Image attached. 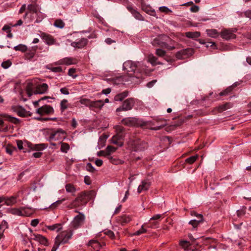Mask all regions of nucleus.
<instances>
[{
  "mask_svg": "<svg viewBox=\"0 0 251 251\" xmlns=\"http://www.w3.org/2000/svg\"><path fill=\"white\" fill-rule=\"evenodd\" d=\"M138 65L132 61L128 60L123 64V69L127 72L128 78H126L127 76H123L117 78L114 82V83L119 84L121 83L120 81H131L137 82L135 79H141V75L138 74Z\"/></svg>",
  "mask_w": 251,
  "mask_h": 251,
  "instance_id": "nucleus-1",
  "label": "nucleus"
},
{
  "mask_svg": "<svg viewBox=\"0 0 251 251\" xmlns=\"http://www.w3.org/2000/svg\"><path fill=\"white\" fill-rule=\"evenodd\" d=\"M95 196L94 191H84L79 193L75 199L68 206L70 208L86 204Z\"/></svg>",
  "mask_w": 251,
  "mask_h": 251,
  "instance_id": "nucleus-2",
  "label": "nucleus"
},
{
  "mask_svg": "<svg viewBox=\"0 0 251 251\" xmlns=\"http://www.w3.org/2000/svg\"><path fill=\"white\" fill-rule=\"evenodd\" d=\"M34 15L38 17L36 20V22L37 23L40 22L43 19V16L40 11V9L38 5L34 4L28 5L27 11L24 16V19H26L29 16L30 20H32L34 17Z\"/></svg>",
  "mask_w": 251,
  "mask_h": 251,
  "instance_id": "nucleus-3",
  "label": "nucleus"
},
{
  "mask_svg": "<svg viewBox=\"0 0 251 251\" xmlns=\"http://www.w3.org/2000/svg\"><path fill=\"white\" fill-rule=\"evenodd\" d=\"M168 41H171L169 37L164 35H161L154 38L151 42V44L153 46L167 49L169 50H173L175 48V46L173 45L172 46L169 45L167 43Z\"/></svg>",
  "mask_w": 251,
  "mask_h": 251,
  "instance_id": "nucleus-4",
  "label": "nucleus"
},
{
  "mask_svg": "<svg viewBox=\"0 0 251 251\" xmlns=\"http://www.w3.org/2000/svg\"><path fill=\"white\" fill-rule=\"evenodd\" d=\"M73 232L74 229L72 228L62 231L57 235L55 238V241L60 245L67 243L72 238Z\"/></svg>",
  "mask_w": 251,
  "mask_h": 251,
  "instance_id": "nucleus-5",
  "label": "nucleus"
},
{
  "mask_svg": "<svg viewBox=\"0 0 251 251\" xmlns=\"http://www.w3.org/2000/svg\"><path fill=\"white\" fill-rule=\"evenodd\" d=\"M121 123L127 126H144L147 125V122L135 117L124 118L121 121Z\"/></svg>",
  "mask_w": 251,
  "mask_h": 251,
  "instance_id": "nucleus-6",
  "label": "nucleus"
},
{
  "mask_svg": "<svg viewBox=\"0 0 251 251\" xmlns=\"http://www.w3.org/2000/svg\"><path fill=\"white\" fill-rule=\"evenodd\" d=\"M49 134L48 140L49 141L60 140L64 139L65 137V132L61 129H57V130L51 129Z\"/></svg>",
  "mask_w": 251,
  "mask_h": 251,
  "instance_id": "nucleus-7",
  "label": "nucleus"
},
{
  "mask_svg": "<svg viewBox=\"0 0 251 251\" xmlns=\"http://www.w3.org/2000/svg\"><path fill=\"white\" fill-rule=\"evenodd\" d=\"M237 30V29L236 28L223 29L221 32V36L223 39L226 40L235 39L236 36L234 33Z\"/></svg>",
  "mask_w": 251,
  "mask_h": 251,
  "instance_id": "nucleus-8",
  "label": "nucleus"
},
{
  "mask_svg": "<svg viewBox=\"0 0 251 251\" xmlns=\"http://www.w3.org/2000/svg\"><path fill=\"white\" fill-rule=\"evenodd\" d=\"M194 53V50L192 48H187L177 51L176 54V57L178 59H184L192 55Z\"/></svg>",
  "mask_w": 251,
  "mask_h": 251,
  "instance_id": "nucleus-9",
  "label": "nucleus"
},
{
  "mask_svg": "<svg viewBox=\"0 0 251 251\" xmlns=\"http://www.w3.org/2000/svg\"><path fill=\"white\" fill-rule=\"evenodd\" d=\"M53 108L50 105H44L36 110V113L41 116L48 115L54 113Z\"/></svg>",
  "mask_w": 251,
  "mask_h": 251,
  "instance_id": "nucleus-10",
  "label": "nucleus"
},
{
  "mask_svg": "<svg viewBox=\"0 0 251 251\" xmlns=\"http://www.w3.org/2000/svg\"><path fill=\"white\" fill-rule=\"evenodd\" d=\"M134 105V101L133 98H128L125 100L121 107H120L116 109L117 112L122 111H127L131 109Z\"/></svg>",
  "mask_w": 251,
  "mask_h": 251,
  "instance_id": "nucleus-11",
  "label": "nucleus"
},
{
  "mask_svg": "<svg viewBox=\"0 0 251 251\" xmlns=\"http://www.w3.org/2000/svg\"><path fill=\"white\" fill-rule=\"evenodd\" d=\"M190 214L191 216L198 218V220H192L189 222V224L192 225L194 228L197 227L200 224L203 222V217L202 214H198L195 211H191Z\"/></svg>",
  "mask_w": 251,
  "mask_h": 251,
  "instance_id": "nucleus-12",
  "label": "nucleus"
},
{
  "mask_svg": "<svg viewBox=\"0 0 251 251\" xmlns=\"http://www.w3.org/2000/svg\"><path fill=\"white\" fill-rule=\"evenodd\" d=\"M84 219V215L81 213H79V214L74 218L72 222V225L74 229H77L83 223Z\"/></svg>",
  "mask_w": 251,
  "mask_h": 251,
  "instance_id": "nucleus-13",
  "label": "nucleus"
},
{
  "mask_svg": "<svg viewBox=\"0 0 251 251\" xmlns=\"http://www.w3.org/2000/svg\"><path fill=\"white\" fill-rule=\"evenodd\" d=\"M141 9L143 11L151 16H156V12L155 10L152 9L150 5L147 4L144 1H142L141 2Z\"/></svg>",
  "mask_w": 251,
  "mask_h": 251,
  "instance_id": "nucleus-14",
  "label": "nucleus"
},
{
  "mask_svg": "<svg viewBox=\"0 0 251 251\" xmlns=\"http://www.w3.org/2000/svg\"><path fill=\"white\" fill-rule=\"evenodd\" d=\"M88 40L86 38H81L78 41L73 42L71 43V46L74 48L81 49L85 47L88 44Z\"/></svg>",
  "mask_w": 251,
  "mask_h": 251,
  "instance_id": "nucleus-15",
  "label": "nucleus"
},
{
  "mask_svg": "<svg viewBox=\"0 0 251 251\" xmlns=\"http://www.w3.org/2000/svg\"><path fill=\"white\" fill-rule=\"evenodd\" d=\"M124 135H121L119 134H117L115 135H114L112 139V143L117 145L119 147H121L123 145V138H124Z\"/></svg>",
  "mask_w": 251,
  "mask_h": 251,
  "instance_id": "nucleus-16",
  "label": "nucleus"
},
{
  "mask_svg": "<svg viewBox=\"0 0 251 251\" xmlns=\"http://www.w3.org/2000/svg\"><path fill=\"white\" fill-rule=\"evenodd\" d=\"M77 61L75 58L72 57H65L60 60L58 61L59 64H63L66 65H70L72 64H76Z\"/></svg>",
  "mask_w": 251,
  "mask_h": 251,
  "instance_id": "nucleus-17",
  "label": "nucleus"
},
{
  "mask_svg": "<svg viewBox=\"0 0 251 251\" xmlns=\"http://www.w3.org/2000/svg\"><path fill=\"white\" fill-rule=\"evenodd\" d=\"M41 37L43 41L48 45H51L54 43L55 40L53 37L50 35L45 33H42L41 34Z\"/></svg>",
  "mask_w": 251,
  "mask_h": 251,
  "instance_id": "nucleus-18",
  "label": "nucleus"
},
{
  "mask_svg": "<svg viewBox=\"0 0 251 251\" xmlns=\"http://www.w3.org/2000/svg\"><path fill=\"white\" fill-rule=\"evenodd\" d=\"M103 105L104 102L102 100L92 101L90 109L92 110L100 109Z\"/></svg>",
  "mask_w": 251,
  "mask_h": 251,
  "instance_id": "nucleus-19",
  "label": "nucleus"
},
{
  "mask_svg": "<svg viewBox=\"0 0 251 251\" xmlns=\"http://www.w3.org/2000/svg\"><path fill=\"white\" fill-rule=\"evenodd\" d=\"M130 221V217L126 215L118 216L116 218L117 223L120 224L122 226H124L126 224L128 223Z\"/></svg>",
  "mask_w": 251,
  "mask_h": 251,
  "instance_id": "nucleus-20",
  "label": "nucleus"
},
{
  "mask_svg": "<svg viewBox=\"0 0 251 251\" xmlns=\"http://www.w3.org/2000/svg\"><path fill=\"white\" fill-rule=\"evenodd\" d=\"M11 109L17 113L18 116L20 117H25L26 116L25 110L21 106L14 105L11 107Z\"/></svg>",
  "mask_w": 251,
  "mask_h": 251,
  "instance_id": "nucleus-21",
  "label": "nucleus"
},
{
  "mask_svg": "<svg viewBox=\"0 0 251 251\" xmlns=\"http://www.w3.org/2000/svg\"><path fill=\"white\" fill-rule=\"evenodd\" d=\"M33 236L34 237L33 239L34 240L39 242L40 244L45 246L48 245V239L45 236L39 234H34Z\"/></svg>",
  "mask_w": 251,
  "mask_h": 251,
  "instance_id": "nucleus-22",
  "label": "nucleus"
},
{
  "mask_svg": "<svg viewBox=\"0 0 251 251\" xmlns=\"http://www.w3.org/2000/svg\"><path fill=\"white\" fill-rule=\"evenodd\" d=\"M151 186L150 182L147 180H143L141 184L138 186V193H141L144 191H147Z\"/></svg>",
  "mask_w": 251,
  "mask_h": 251,
  "instance_id": "nucleus-23",
  "label": "nucleus"
},
{
  "mask_svg": "<svg viewBox=\"0 0 251 251\" xmlns=\"http://www.w3.org/2000/svg\"><path fill=\"white\" fill-rule=\"evenodd\" d=\"M127 8L128 10V11L131 12V13L134 17V18L137 20L140 21H143L144 20V18L142 16V15L140 14V13L139 12H138L136 9L133 8L132 6H127Z\"/></svg>",
  "mask_w": 251,
  "mask_h": 251,
  "instance_id": "nucleus-24",
  "label": "nucleus"
},
{
  "mask_svg": "<svg viewBox=\"0 0 251 251\" xmlns=\"http://www.w3.org/2000/svg\"><path fill=\"white\" fill-rule=\"evenodd\" d=\"M48 89V85L46 83H42L41 85H39L37 86L36 90L34 93L35 94H44Z\"/></svg>",
  "mask_w": 251,
  "mask_h": 251,
  "instance_id": "nucleus-25",
  "label": "nucleus"
},
{
  "mask_svg": "<svg viewBox=\"0 0 251 251\" xmlns=\"http://www.w3.org/2000/svg\"><path fill=\"white\" fill-rule=\"evenodd\" d=\"M151 71V70L147 68V67L146 65L142 64L140 66L138 65V74H140L141 75V78H142V74L149 75Z\"/></svg>",
  "mask_w": 251,
  "mask_h": 251,
  "instance_id": "nucleus-26",
  "label": "nucleus"
},
{
  "mask_svg": "<svg viewBox=\"0 0 251 251\" xmlns=\"http://www.w3.org/2000/svg\"><path fill=\"white\" fill-rule=\"evenodd\" d=\"M17 201V197L15 196H11L10 197H5V200L4 201V204L7 205H12Z\"/></svg>",
  "mask_w": 251,
  "mask_h": 251,
  "instance_id": "nucleus-27",
  "label": "nucleus"
},
{
  "mask_svg": "<svg viewBox=\"0 0 251 251\" xmlns=\"http://www.w3.org/2000/svg\"><path fill=\"white\" fill-rule=\"evenodd\" d=\"M0 116L5 118L8 121L14 124H18L20 122V120L18 119L10 116L8 114H1L0 115Z\"/></svg>",
  "mask_w": 251,
  "mask_h": 251,
  "instance_id": "nucleus-28",
  "label": "nucleus"
},
{
  "mask_svg": "<svg viewBox=\"0 0 251 251\" xmlns=\"http://www.w3.org/2000/svg\"><path fill=\"white\" fill-rule=\"evenodd\" d=\"M185 36L187 38L196 40L197 38L201 36V33L199 31H189L185 33Z\"/></svg>",
  "mask_w": 251,
  "mask_h": 251,
  "instance_id": "nucleus-29",
  "label": "nucleus"
},
{
  "mask_svg": "<svg viewBox=\"0 0 251 251\" xmlns=\"http://www.w3.org/2000/svg\"><path fill=\"white\" fill-rule=\"evenodd\" d=\"M88 246H91L96 251H99L102 245L97 241L91 240L88 243Z\"/></svg>",
  "mask_w": 251,
  "mask_h": 251,
  "instance_id": "nucleus-30",
  "label": "nucleus"
},
{
  "mask_svg": "<svg viewBox=\"0 0 251 251\" xmlns=\"http://www.w3.org/2000/svg\"><path fill=\"white\" fill-rule=\"evenodd\" d=\"M46 227L50 230H56L58 232L62 229V225L61 224H55L50 226H46Z\"/></svg>",
  "mask_w": 251,
  "mask_h": 251,
  "instance_id": "nucleus-31",
  "label": "nucleus"
},
{
  "mask_svg": "<svg viewBox=\"0 0 251 251\" xmlns=\"http://www.w3.org/2000/svg\"><path fill=\"white\" fill-rule=\"evenodd\" d=\"M128 92L125 91L122 93L116 95L114 97V100L115 101H122L128 96Z\"/></svg>",
  "mask_w": 251,
  "mask_h": 251,
  "instance_id": "nucleus-32",
  "label": "nucleus"
},
{
  "mask_svg": "<svg viewBox=\"0 0 251 251\" xmlns=\"http://www.w3.org/2000/svg\"><path fill=\"white\" fill-rule=\"evenodd\" d=\"M232 104L229 102H226L224 104L219 105L218 107L215 108L219 112H222L230 107H231Z\"/></svg>",
  "mask_w": 251,
  "mask_h": 251,
  "instance_id": "nucleus-33",
  "label": "nucleus"
},
{
  "mask_svg": "<svg viewBox=\"0 0 251 251\" xmlns=\"http://www.w3.org/2000/svg\"><path fill=\"white\" fill-rule=\"evenodd\" d=\"M206 32L208 36L211 38H217L219 36V33L215 29H207Z\"/></svg>",
  "mask_w": 251,
  "mask_h": 251,
  "instance_id": "nucleus-34",
  "label": "nucleus"
},
{
  "mask_svg": "<svg viewBox=\"0 0 251 251\" xmlns=\"http://www.w3.org/2000/svg\"><path fill=\"white\" fill-rule=\"evenodd\" d=\"M9 213L15 215L22 216V209L20 208H11L9 210Z\"/></svg>",
  "mask_w": 251,
  "mask_h": 251,
  "instance_id": "nucleus-35",
  "label": "nucleus"
},
{
  "mask_svg": "<svg viewBox=\"0 0 251 251\" xmlns=\"http://www.w3.org/2000/svg\"><path fill=\"white\" fill-rule=\"evenodd\" d=\"M61 145L60 151L65 153H67L70 149V146L68 143H63L62 142H60Z\"/></svg>",
  "mask_w": 251,
  "mask_h": 251,
  "instance_id": "nucleus-36",
  "label": "nucleus"
},
{
  "mask_svg": "<svg viewBox=\"0 0 251 251\" xmlns=\"http://www.w3.org/2000/svg\"><path fill=\"white\" fill-rule=\"evenodd\" d=\"M68 100L64 99L60 102V110L61 112H64L68 107Z\"/></svg>",
  "mask_w": 251,
  "mask_h": 251,
  "instance_id": "nucleus-37",
  "label": "nucleus"
},
{
  "mask_svg": "<svg viewBox=\"0 0 251 251\" xmlns=\"http://www.w3.org/2000/svg\"><path fill=\"white\" fill-rule=\"evenodd\" d=\"M25 54V58L28 60L32 59L35 55V53L27 49V50Z\"/></svg>",
  "mask_w": 251,
  "mask_h": 251,
  "instance_id": "nucleus-38",
  "label": "nucleus"
},
{
  "mask_svg": "<svg viewBox=\"0 0 251 251\" xmlns=\"http://www.w3.org/2000/svg\"><path fill=\"white\" fill-rule=\"evenodd\" d=\"M27 47L24 45L20 44L18 46H16L14 47V50L17 51L19 50L23 52H25L27 50Z\"/></svg>",
  "mask_w": 251,
  "mask_h": 251,
  "instance_id": "nucleus-39",
  "label": "nucleus"
},
{
  "mask_svg": "<svg viewBox=\"0 0 251 251\" xmlns=\"http://www.w3.org/2000/svg\"><path fill=\"white\" fill-rule=\"evenodd\" d=\"M66 199L65 198L62 199L61 200H58L53 203L50 206V208L52 209H54L60 205L63 202H64Z\"/></svg>",
  "mask_w": 251,
  "mask_h": 251,
  "instance_id": "nucleus-40",
  "label": "nucleus"
},
{
  "mask_svg": "<svg viewBox=\"0 0 251 251\" xmlns=\"http://www.w3.org/2000/svg\"><path fill=\"white\" fill-rule=\"evenodd\" d=\"M66 191L68 193H75L76 191L75 186L70 183L67 184L65 186Z\"/></svg>",
  "mask_w": 251,
  "mask_h": 251,
  "instance_id": "nucleus-41",
  "label": "nucleus"
},
{
  "mask_svg": "<svg viewBox=\"0 0 251 251\" xmlns=\"http://www.w3.org/2000/svg\"><path fill=\"white\" fill-rule=\"evenodd\" d=\"M198 157H199L198 155L191 156L190 157L187 158L185 160V162H186L189 164H192L194 163L197 160V159L198 158Z\"/></svg>",
  "mask_w": 251,
  "mask_h": 251,
  "instance_id": "nucleus-42",
  "label": "nucleus"
},
{
  "mask_svg": "<svg viewBox=\"0 0 251 251\" xmlns=\"http://www.w3.org/2000/svg\"><path fill=\"white\" fill-rule=\"evenodd\" d=\"M6 152L10 155H11L14 151L17 150L15 147L12 146L11 145H7L5 147Z\"/></svg>",
  "mask_w": 251,
  "mask_h": 251,
  "instance_id": "nucleus-43",
  "label": "nucleus"
},
{
  "mask_svg": "<svg viewBox=\"0 0 251 251\" xmlns=\"http://www.w3.org/2000/svg\"><path fill=\"white\" fill-rule=\"evenodd\" d=\"M246 207L243 206L237 211V215L238 217H242L245 215L246 212Z\"/></svg>",
  "mask_w": 251,
  "mask_h": 251,
  "instance_id": "nucleus-44",
  "label": "nucleus"
},
{
  "mask_svg": "<svg viewBox=\"0 0 251 251\" xmlns=\"http://www.w3.org/2000/svg\"><path fill=\"white\" fill-rule=\"evenodd\" d=\"M47 68L48 70H50V71H51V72H54V73H60L63 71V70L61 67H50L49 66H48L47 67Z\"/></svg>",
  "mask_w": 251,
  "mask_h": 251,
  "instance_id": "nucleus-45",
  "label": "nucleus"
},
{
  "mask_svg": "<svg viewBox=\"0 0 251 251\" xmlns=\"http://www.w3.org/2000/svg\"><path fill=\"white\" fill-rule=\"evenodd\" d=\"M179 245L185 250H188L190 246L189 242L185 240L180 241L179 242Z\"/></svg>",
  "mask_w": 251,
  "mask_h": 251,
  "instance_id": "nucleus-46",
  "label": "nucleus"
},
{
  "mask_svg": "<svg viewBox=\"0 0 251 251\" xmlns=\"http://www.w3.org/2000/svg\"><path fill=\"white\" fill-rule=\"evenodd\" d=\"M54 25L57 27L62 28L64 27L65 24L62 20L57 19L54 22Z\"/></svg>",
  "mask_w": 251,
  "mask_h": 251,
  "instance_id": "nucleus-47",
  "label": "nucleus"
},
{
  "mask_svg": "<svg viewBox=\"0 0 251 251\" xmlns=\"http://www.w3.org/2000/svg\"><path fill=\"white\" fill-rule=\"evenodd\" d=\"M233 89L232 87L229 86L228 87L226 90L223 91L222 92H220L219 93V95L220 96H226L230 94L232 91Z\"/></svg>",
  "mask_w": 251,
  "mask_h": 251,
  "instance_id": "nucleus-48",
  "label": "nucleus"
},
{
  "mask_svg": "<svg viewBox=\"0 0 251 251\" xmlns=\"http://www.w3.org/2000/svg\"><path fill=\"white\" fill-rule=\"evenodd\" d=\"M91 101L92 100L87 99H82L80 100V102L81 104H84L86 106L89 107V108L91 106Z\"/></svg>",
  "mask_w": 251,
  "mask_h": 251,
  "instance_id": "nucleus-49",
  "label": "nucleus"
},
{
  "mask_svg": "<svg viewBox=\"0 0 251 251\" xmlns=\"http://www.w3.org/2000/svg\"><path fill=\"white\" fill-rule=\"evenodd\" d=\"M22 216H30L32 212L31 211L30 209L26 208H22Z\"/></svg>",
  "mask_w": 251,
  "mask_h": 251,
  "instance_id": "nucleus-50",
  "label": "nucleus"
},
{
  "mask_svg": "<svg viewBox=\"0 0 251 251\" xmlns=\"http://www.w3.org/2000/svg\"><path fill=\"white\" fill-rule=\"evenodd\" d=\"M115 130L117 134H119L121 135H124V131L125 130V128L123 126H115Z\"/></svg>",
  "mask_w": 251,
  "mask_h": 251,
  "instance_id": "nucleus-51",
  "label": "nucleus"
},
{
  "mask_svg": "<svg viewBox=\"0 0 251 251\" xmlns=\"http://www.w3.org/2000/svg\"><path fill=\"white\" fill-rule=\"evenodd\" d=\"M147 147L146 144L145 143H140V144H137V147H136L135 151H142L144 150L146 147Z\"/></svg>",
  "mask_w": 251,
  "mask_h": 251,
  "instance_id": "nucleus-52",
  "label": "nucleus"
},
{
  "mask_svg": "<svg viewBox=\"0 0 251 251\" xmlns=\"http://www.w3.org/2000/svg\"><path fill=\"white\" fill-rule=\"evenodd\" d=\"M106 152H107V154L108 155H109L111 153L115 152L116 150H117V148H115L114 147H112L111 146H108L106 148Z\"/></svg>",
  "mask_w": 251,
  "mask_h": 251,
  "instance_id": "nucleus-53",
  "label": "nucleus"
},
{
  "mask_svg": "<svg viewBox=\"0 0 251 251\" xmlns=\"http://www.w3.org/2000/svg\"><path fill=\"white\" fill-rule=\"evenodd\" d=\"M47 147V145L45 144H37L35 146V150L37 151H42Z\"/></svg>",
  "mask_w": 251,
  "mask_h": 251,
  "instance_id": "nucleus-54",
  "label": "nucleus"
},
{
  "mask_svg": "<svg viewBox=\"0 0 251 251\" xmlns=\"http://www.w3.org/2000/svg\"><path fill=\"white\" fill-rule=\"evenodd\" d=\"M156 54L160 57H163L166 54V51L162 49H157L156 50Z\"/></svg>",
  "mask_w": 251,
  "mask_h": 251,
  "instance_id": "nucleus-55",
  "label": "nucleus"
},
{
  "mask_svg": "<svg viewBox=\"0 0 251 251\" xmlns=\"http://www.w3.org/2000/svg\"><path fill=\"white\" fill-rule=\"evenodd\" d=\"M76 72V69L74 68H71L68 71V75L69 76H72L73 78H75L77 77V75H74V74Z\"/></svg>",
  "mask_w": 251,
  "mask_h": 251,
  "instance_id": "nucleus-56",
  "label": "nucleus"
},
{
  "mask_svg": "<svg viewBox=\"0 0 251 251\" xmlns=\"http://www.w3.org/2000/svg\"><path fill=\"white\" fill-rule=\"evenodd\" d=\"M12 64L11 62L8 60L7 61H4L1 64V66L4 69H7L9 68Z\"/></svg>",
  "mask_w": 251,
  "mask_h": 251,
  "instance_id": "nucleus-57",
  "label": "nucleus"
},
{
  "mask_svg": "<svg viewBox=\"0 0 251 251\" xmlns=\"http://www.w3.org/2000/svg\"><path fill=\"white\" fill-rule=\"evenodd\" d=\"M157 58L153 55H150L149 57V60L151 63L153 65H155L156 64V61Z\"/></svg>",
  "mask_w": 251,
  "mask_h": 251,
  "instance_id": "nucleus-58",
  "label": "nucleus"
},
{
  "mask_svg": "<svg viewBox=\"0 0 251 251\" xmlns=\"http://www.w3.org/2000/svg\"><path fill=\"white\" fill-rule=\"evenodd\" d=\"M146 232L147 230L145 228H144V226L143 225L141 228L138 231H136L134 234L135 235H139L141 234L146 233Z\"/></svg>",
  "mask_w": 251,
  "mask_h": 251,
  "instance_id": "nucleus-59",
  "label": "nucleus"
},
{
  "mask_svg": "<svg viewBox=\"0 0 251 251\" xmlns=\"http://www.w3.org/2000/svg\"><path fill=\"white\" fill-rule=\"evenodd\" d=\"M86 169L88 171H89L90 172L93 173L95 171V169L94 167L92 166V165L88 163L86 165Z\"/></svg>",
  "mask_w": 251,
  "mask_h": 251,
  "instance_id": "nucleus-60",
  "label": "nucleus"
},
{
  "mask_svg": "<svg viewBox=\"0 0 251 251\" xmlns=\"http://www.w3.org/2000/svg\"><path fill=\"white\" fill-rule=\"evenodd\" d=\"M159 9V10L162 12H164L166 13L172 12V11L166 6L160 7Z\"/></svg>",
  "mask_w": 251,
  "mask_h": 251,
  "instance_id": "nucleus-61",
  "label": "nucleus"
},
{
  "mask_svg": "<svg viewBox=\"0 0 251 251\" xmlns=\"http://www.w3.org/2000/svg\"><path fill=\"white\" fill-rule=\"evenodd\" d=\"M97 155L98 156H108L106 150L105 151H100L97 152Z\"/></svg>",
  "mask_w": 251,
  "mask_h": 251,
  "instance_id": "nucleus-62",
  "label": "nucleus"
},
{
  "mask_svg": "<svg viewBox=\"0 0 251 251\" xmlns=\"http://www.w3.org/2000/svg\"><path fill=\"white\" fill-rule=\"evenodd\" d=\"M39 223V220L37 219H33L31 222V225L34 227L36 226Z\"/></svg>",
  "mask_w": 251,
  "mask_h": 251,
  "instance_id": "nucleus-63",
  "label": "nucleus"
},
{
  "mask_svg": "<svg viewBox=\"0 0 251 251\" xmlns=\"http://www.w3.org/2000/svg\"><path fill=\"white\" fill-rule=\"evenodd\" d=\"M60 245L58 243L54 241V244L52 248L51 251H56Z\"/></svg>",
  "mask_w": 251,
  "mask_h": 251,
  "instance_id": "nucleus-64",
  "label": "nucleus"
}]
</instances>
